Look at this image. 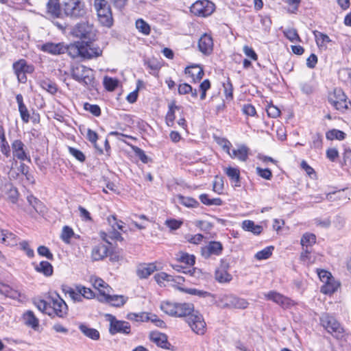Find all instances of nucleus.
Here are the masks:
<instances>
[{
    "label": "nucleus",
    "instance_id": "f257e3e1",
    "mask_svg": "<svg viewBox=\"0 0 351 351\" xmlns=\"http://www.w3.org/2000/svg\"><path fill=\"white\" fill-rule=\"evenodd\" d=\"M176 317H186V322L193 332L197 335H204L206 331V322L202 315L194 309V305L192 303H177L176 304Z\"/></svg>",
    "mask_w": 351,
    "mask_h": 351
},
{
    "label": "nucleus",
    "instance_id": "f03ea898",
    "mask_svg": "<svg viewBox=\"0 0 351 351\" xmlns=\"http://www.w3.org/2000/svg\"><path fill=\"white\" fill-rule=\"evenodd\" d=\"M71 77L78 83L86 86L90 90L98 91L99 82L95 80L93 71L84 65L73 68Z\"/></svg>",
    "mask_w": 351,
    "mask_h": 351
},
{
    "label": "nucleus",
    "instance_id": "7ed1b4c3",
    "mask_svg": "<svg viewBox=\"0 0 351 351\" xmlns=\"http://www.w3.org/2000/svg\"><path fill=\"white\" fill-rule=\"evenodd\" d=\"M319 323L335 339H342L343 338L345 333L343 327L331 314L323 313L319 317Z\"/></svg>",
    "mask_w": 351,
    "mask_h": 351
},
{
    "label": "nucleus",
    "instance_id": "20e7f679",
    "mask_svg": "<svg viewBox=\"0 0 351 351\" xmlns=\"http://www.w3.org/2000/svg\"><path fill=\"white\" fill-rule=\"evenodd\" d=\"M65 16L71 19L84 18L87 14V8L82 0H66L62 3Z\"/></svg>",
    "mask_w": 351,
    "mask_h": 351
},
{
    "label": "nucleus",
    "instance_id": "39448f33",
    "mask_svg": "<svg viewBox=\"0 0 351 351\" xmlns=\"http://www.w3.org/2000/svg\"><path fill=\"white\" fill-rule=\"evenodd\" d=\"M94 7L101 25L108 28L112 27L114 19L110 5L108 1L106 0H95Z\"/></svg>",
    "mask_w": 351,
    "mask_h": 351
},
{
    "label": "nucleus",
    "instance_id": "423d86ee",
    "mask_svg": "<svg viewBox=\"0 0 351 351\" xmlns=\"http://www.w3.org/2000/svg\"><path fill=\"white\" fill-rule=\"evenodd\" d=\"M73 37L77 38L78 41L97 40V30L93 24L88 22L77 23L71 31Z\"/></svg>",
    "mask_w": 351,
    "mask_h": 351
},
{
    "label": "nucleus",
    "instance_id": "0eeeda50",
    "mask_svg": "<svg viewBox=\"0 0 351 351\" xmlns=\"http://www.w3.org/2000/svg\"><path fill=\"white\" fill-rule=\"evenodd\" d=\"M48 300H49V306L47 315L51 318L58 317L63 319L67 316L69 312L68 306L58 293H56L55 297L49 296Z\"/></svg>",
    "mask_w": 351,
    "mask_h": 351
},
{
    "label": "nucleus",
    "instance_id": "6e6552de",
    "mask_svg": "<svg viewBox=\"0 0 351 351\" xmlns=\"http://www.w3.org/2000/svg\"><path fill=\"white\" fill-rule=\"evenodd\" d=\"M328 101L336 110L341 112L348 109L349 104H351V101L348 100L346 95L340 88H335L332 93H329Z\"/></svg>",
    "mask_w": 351,
    "mask_h": 351
},
{
    "label": "nucleus",
    "instance_id": "1a4fd4ad",
    "mask_svg": "<svg viewBox=\"0 0 351 351\" xmlns=\"http://www.w3.org/2000/svg\"><path fill=\"white\" fill-rule=\"evenodd\" d=\"M106 317H107V320L109 322L108 330L111 335L118 333L125 335L131 334V325L128 322L119 320L111 314H106Z\"/></svg>",
    "mask_w": 351,
    "mask_h": 351
},
{
    "label": "nucleus",
    "instance_id": "9d476101",
    "mask_svg": "<svg viewBox=\"0 0 351 351\" xmlns=\"http://www.w3.org/2000/svg\"><path fill=\"white\" fill-rule=\"evenodd\" d=\"M12 69L19 82L25 84L27 81L26 74L33 73L35 67L32 64H28L26 60L21 58L12 64Z\"/></svg>",
    "mask_w": 351,
    "mask_h": 351
},
{
    "label": "nucleus",
    "instance_id": "9b49d317",
    "mask_svg": "<svg viewBox=\"0 0 351 351\" xmlns=\"http://www.w3.org/2000/svg\"><path fill=\"white\" fill-rule=\"evenodd\" d=\"M215 5L209 0H197L190 8L191 12L198 16H208L215 11Z\"/></svg>",
    "mask_w": 351,
    "mask_h": 351
},
{
    "label": "nucleus",
    "instance_id": "f8f14e48",
    "mask_svg": "<svg viewBox=\"0 0 351 351\" xmlns=\"http://www.w3.org/2000/svg\"><path fill=\"white\" fill-rule=\"evenodd\" d=\"M97 299L101 303H108L118 308L123 306L128 301V297L122 295H110L104 290H99Z\"/></svg>",
    "mask_w": 351,
    "mask_h": 351
},
{
    "label": "nucleus",
    "instance_id": "ddd939ff",
    "mask_svg": "<svg viewBox=\"0 0 351 351\" xmlns=\"http://www.w3.org/2000/svg\"><path fill=\"white\" fill-rule=\"evenodd\" d=\"M265 297L266 300L278 304L284 309L290 308L297 304V303L290 298L275 291H269L265 295Z\"/></svg>",
    "mask_w": 351,
    "mask_h": 351
},
{
    "label": "nucleus",
    "instance_id": "4468645a",
    "mask_svg": "<svg viewBox=\"0 0 351 351\" xmlns=\"http://www.w3.org/2000/svg\"><path fill=\"white\" fill-rule=\"evenodd\" d=\"M96 40L82 41L84 59L91 60L102 56L103 49L95 43Z\"/></svg>",
    "mask_w": 351,
    "mask_h": 351
},
{
    "label": "nucleus",
    "instance_id": "2eb2a0df",
    "mask_svg": "<svg viewBox=\"0 0 351 351\" xmlns=\"http://www.w3.org/2000/svg\"><path fill=\"white\" fill-rule=\"evenodd\" d=\"M149 338L150 341L154 342L158 347L171 351L177 350V348L169 342L168 337L165 333L158 331H152L149 333Z\"/></svg>",
    "mask_w": 351,
    "mask_h": 351
},
{
    "label": "nucleus",
    "instance_id": "dca6fc26",
    "mask_svg": "<svg viewBox=\"0 0 351 351\" xmlns=\"http://www.w3.org/2000/svg\"><path fill=\"white\" fill-rule=\"evenodd\" d=\"M223 250V247L220 241H211L208 245L202 247L201 254L205 258L208 259L211 256H220Z\"/></svg>",
    "mask_w": 351,
    "mask_h": 351
},
{
    "label": "nucleus",
    "instance_id": "f3484780",
    "mask_svg": "<svg viewBox=\"0 0 351 351\" xmlns=\"http://www.w3.org/2000/svg\"><path fill=\"white\" fill-rule=\"evenodd\" d=\"M82 41H75L69 45H64V53H67L73 59L80 57L84 59V48Z\"/></svg>",
    "mask_w": 351,
    "mask_h": 351
},
{
    "label": "nucleus",
    "instance_id": "a211bd4d",
    "mask_svg": "<svg viewBox=\"0 0 351 351\" xmlns=\"http://www.w3.org/2000/svg\"><path fill=\"white\" fill-rule=\"evenodd\" d=\"M12 149L14 157L20 160H27L31 162V158L27 154L25 150V145L22 141L19 139L14 140L12 143Z\"/></svg>",
    "mask_w": 351,
    "mask_h": 351
},
{
    "label": "nucleus",
    "instance_id": "6ab92c4d",
    "mask_svg": "<svg viewBox=\"0 0 351 351\" xmlns=\"http://www.w3.org/2000/svg\"><path fill=\"white\" fill-rule=\"evenodd\" d=\"M184 73L191 77V82L192 83L200 82L204 75L203 68L197 64L187 66L184 69Z\"/></svg>",
    "mask_w": 351,
    "mask_h": 351
},
{
    "label": "nucleus",
    "instance_id": "aec40b11",
    "mask_svg": "<svg viewBox=\"0 0 351 351\" xmlns=\"http://www.w3.org/2000/svg\"><path fill=\"white\" fill-rule=\"evenodd\" d=\"M198 48L203 54H210L213 49V40L212 37L207 34H204L199 39Z\"/></svg>",
    "mask_w": 351,
    "mask_h": 351
},
{
    "label": "nucleus",
    "instance_id": "412c9836",
    "mask_svg": "<svg viewBox=\"0 0 351 351\" xmlns=\"http://www.w3.org/2000/svg\"><path fill=\"white\" fill-rule=\"evenodd\" d=\"M112 250H110L107 245L103 243L95 245L92 250V257L94 261L103 260L108 255L112 256Z\"/></svg>",
    "mask_w": 351,
    "mask_h": 351
},
{
    "label": "nucleus",
    "instance_id": "4be33fe9",
    "mask_svg": "<svg viewBox=\"0 0 351 351\" xmlns=\"http://www.w3.org/2000/svg\"><path fill=\"white\" fill-rule=\"evenodd\" d=\"M156 270L157 267L154 263H142L137 267L136 275L140 279H145Z\"/></svg>",
    "mask_w": 351,
    "mask_h": 351
},
{
    "label": "nucleus",
    "instance_id": "5701e85b",
    "mask_svg": "<svg viewBox=\"0 0 351 351\" xmlns=\"http://www.w3.org/2000/svg\"><path fill=\"white\" fill-rule=\"evenodd\" d=\"M63 47L64 43H53L48 42L42 45L40 49L41 51L51 55H60L64 53Z\"/></svg>",
    "mask_w": 351,
    "mask_h": 351
},
{
    "label": "nucleus",
    "instance_id": "b1692460",
    "mask_svg": "<svg viewBox=\"0 0 351 351\" xmlns=\"http://www.w3.org/2000/svg\"><path fill=\"white\" fill-rule=\"evenodd\" d=\"M32 265H34V269L36 272L42 274L45 277H50L53 274V265L47 261H42L39 264L32 263Z\"/></svg>",
    "mask_w": 351,
    "mask_h": 351
},
{
    "label": "nucleus",
    "instance_id": "393cba45",
    "mask_svg": "<svg viewBox=\"0 0 351 351\" xmlns=\"http://www.w3.org/2000/svg\"><path fill=\"white\" fill-rule=\"evenodd\" d=\"M226 298L227 302L225 306L240 309H245L248 306L249 303L245 299L239 298L233 295H227Z\"/></svg>",
    "mask_w": 351,
    "mask_h": 351
},
{
    "label": "nucleus",
    "instance_id": "a878e982",
    "mask_svg": "<svg viewBox=\"0 0 351 351\" xmlns=\"http://www.w3.org/2000/svg\"><path fill=\"white\" fill-rule=\"evenodd\" d=\"M225 173L229 178L232 186L240 187L241 185L240 170L237 167H228L226 169Z\"/></svg>",
    "mask_w": 351,
    "mask_h": 351
},
{
    "label": "nucleus",
    "instance_id": "bb28decb",
    "mask_svg": "<svg viewBox=\"0 0 351 351\" xmlns=\"http://www.w3.org/2000/svg\"><path fill=\"white\" fill-rule=\"evenodd\" d=\"M250 149L245 145H241L238 149H232L229 156L231 158H237L239 160L245 162L248 159Z\"/></svg>",
    "mask_w": 351,
    "mask_h": 351
},
{
    "label": "nucleus",
    "instance_id": "cd10ccee",
    "mask_svg": "<svg viewBox=\"0 0 351 351\" xmlns=\"http://www.w3.org/2000/svg\"><path fill=\"white\" fill-rule=\"evenodd\" d=\"M340 285V282L336 280L333 277L330 280L324 283L320 288V291L325 295H331L337 291Z\"/></svg>",
    "mask_w": 351,
    "mask_h": 351
},
{
    "label": "nucleus",
    "instance_id": "c85d7f7f",
    "mask_svg": "<svg viewBox=\"0 0 351 351\" xmlns=\"http://www.w3.org/2000/svg\"><path fill=\"white\" fill-rule=\"evenodd\" d=\"M47 10L53 18H60L62 14V6L59 3V0H48Z\"/></svg>",
    "mask_w": 351,
    "mask_h": 351
},
{
    "label": "nucleus",
    "instance_id": "c756f323",
    "mask_svg": "<svg viewBox=\"0 0 351 351\" xmlns=\"http://www.w3.org/2000/svg\"><path fill=\"white\" fill-rule=\"evenodd\" d=\"M82 333L92 340L97 341L100 339L99 332L93 328H90L85 323H80L78 326Z\"/></svg>",
    "mask_w": 351,
    "mask_h": 351
},
{
    "label": "nucleus",
    "instance_id": "7c9ffc66",
    "mask_svg": "<svg viewBox=\"0 0 351 351\" xmlns=\"http://www.w3.org/2000/svg\"><path fill=\"white\" fill-rule=\"evenodd\" d=\"M16 100L19 106V111L21 115V120L24 123H28L30 119L29 112L23 102V97L21 94H17Z\"/></svg>",
    "mask_w": 351,
    "mask_h": 351
},
{
    "label": "nucleus",
    "instance_id": "2f4dec72",
    "mask_svg": "<svg viewBox=\"0 0 351 351\" xmlns=\"http://www.w3.org/2000/svg\"><path fill=\"white\" fill-rule=\"evenodd\" d=\"M27 202L33 207L34 210L38 214H43L46 210V207L43 202H42L36 197L30 194L27 197Z\"/></svg>",
    "mask_w": 351,
    "mask_h": 351
},
{
    "label": "nucleus",
    "instance_id": "473e14b6",
    "mask_svg": "<svg viewBox=\"0 0 351 351\" xmlns=\"http://www.w3.org/2000/svg\"><path fill=\"white\" fill-rule=\"evenodd\" d=\"M177 289L185 293L197 295L199 298L212 297L213 298H215V295L213 293L206 291L199 290L195 288H185L178 285Z\"/></svg>",
    "mask_w": 351,
    "mask_h": 351
},
{
    "label": "nucleus",
    "instance_id": "72a5a7b5",
    "mask_svg": "<svg viewBox=\"0 0 351 351\" xmlns=\"http://www.w3.org/2000/svg\"><path fill=\"white\" fill-rule=\"evenodd\" d=\"M38 84L43 90L51 95H55L58 92L57 84L49 78L39 80Z\"/></svg>",
    "mask_w": 351,
    "mask_h": 351
},
{
    "label": "nucleus",
    "instance_id": "f704fd0d",
    "mask_svg": "<svg viewBox=\"0 0 351 351\" xmlns=\"http://www.w3.org/2000/svg\"><path fill=\"white\" fill-rule=\"evenodd\" d=\"M100 236L102 240L104 241L108 244H109L110 245H112V243H110L109 239L119 241H123L124 240L121 233L117 230H112L109 231L108 233L105 232H101Z\"/></svg>",
    "mask_w": 351,
    "mask_h": 351
},
{
    "label": "nucleus",
    "instance_id": "c9c22d12",
    "mask_svg": "<svg viewBox=\"0 0 351 351\" xmlns=\"http://www.w3.org/2000/svg\"><path fill=\"white\" fill-rule=\"evenodd\" d=\"M23 318L24 319L25 324L32 327L34 330H36L39 327V320L35 316L34 313L32 311H26L23 315Z\"/></svg>",
    "mask_w": 351,
    "mask_h": 351
},
{
    "label": "nucleus",
    "instance_id": "e433bc0d",
    "mask_svg": "<svg viewBox=\"0 0 351 351\" xmlns=\"http://www.w3.org/2000/svg\"><path fill=\"white\" fill-rule=\"evenodd\" d=\"M242 228L245 231L251 232L255 235H259L263 230L262 226L255 224L253 221L248 219L242 222Z\"/></svg>",
    "mask_w": 351,
    "mask_h": 351
},
{
    "label": "nucleus",
    "instance_id": "4c0bfd02",
    "mask_svg": "<svg viewBox=\"0 0 351 351\" xmlns=\"http://www.w3.org/2000/svg\"><path fill=\"white\" fill-rule=\"evenodd\" d=\"M313 34L315 36V43L319 48H326V44L332 42L329 36L324 33L317 30H313Z\"/></svg>",
    "mask_w": 351,
    "mask_h": 351
},
{
    "label": "nucleus",
    "instance_id": "58836bf2",
    "mask_svg": "<svg viewBox=\"0 0 351 351\" xmlns=\"http://www.w3.org/2000/svg\"><path fill=\"white\" fill-rule=\"evenodd\" d=\"M0 294L4 295L6 297L16 299L21 296L20 293L13 289L9 285L4 284L0 281Z\"/></svg>",
    "mask_w": 351,
    "mask_h": 351
},
{
    "label": "nucleus",
    "instance_id": "ea45409f",
    "mask_svg": "<svg viewBox=\"0 0 351 351\" xmlns=\"http://www.w3.org/2000/svg\"><path fill=\"white\" fill-rule=\"evenodd\" d=\"M168 107L169 110L165 117L166 123L169 126H173L176 119L175 110L176 109H180V106H176V101H172L170 104H169Z\"/></svg>",
    "mask_w": 351,
    "mask_h": 351
},
{
    "label": "nucleus",
    "instance_id": "a19ab883",
    "mask_svg": "<svg viewBox=\"0 0 351 351\" xmlns=\"http://www.w3.org/2000/svg\"><path fill=\"white\" fill-rule=\"evenodd\" d=\"M124 143L131 147L135 156H137L143 163L147 164L149 162L152 161V159L145 154V152L142 149L127 141H124Z\"/></svg>",
    "mask_w": 351,
    "mask_h": 351
},
{
    "label": "nucleus",
    "instance_id": "79ce46f5",
    "mask_svg": "<svg viewBox=\"0 0 351 351\" xmlns=\"http://www.w3.org/2000/svg\"><path fill=\"white\" fill-rule=\"evenodd\" d=\"M326 138L328 141H343L346 138V134L338 129H331L326 132Z\"/></svg>",
    "mask_w": 351,
    "mask_h": 351
},
{
    "label": "nucleus",
    "instance_id": "37998d69",
    "mask_svg": "<svg viewBox=\"0 0 351 351\" xmlns=\"http://www.w3.org/2000/svg\"><path fill=\"white\" fill-rule=\"evenodd\" d=\"M179 204L187 207V208H197L199 206V203L195 198L191 197H185L182 195H178Z\"/></svg>",
    "mask_w": 351,
    "mask_h": 351
},
{
    "label": "nucleus",
    "instance_id": "c03bdc74",
    "mask_svg": "<svg viewBox=\"0 0 351 351\" xmlns=\"http://www.w3.org/2000/svg\"><path fill=\"white\" fill-rule=\"evenodd\" d=\"M215 278L219 283H227L232 280V276L227 271L217 269L215 271Z\"/></svg>",
    "mask_w": 351,
    "mask_h": 351
},
{
    "label": "nucleus",
    "instance_id": "a18cd8bd",
    "mask_svg": "<svg viewBox=\"0 0 351 351\" xmlns=\"http://www.w3.org/2000/svg\"><path fill=\"white\" fill-rule=\"evenodd\" d=\"M126 318L135 322H148L149 321V313L147 312L129 313L126 315Z\"/></svg>",
    "mask_w": 351,
    "mask_h": 351
},
{
    "label": "nucleus",
    "instance_id": "49530a36",
    "mask_svg": "<svg viewBox=\"0 0 351 351\" xmlns=\"http://www.w3.org/2000/svg\"><path fill=\"white\" fill-rule=\"evenodd\" d=\"M199 199L200 202L206 206L216 205V206H221L223 204V200L219 198H209V196L206 193H202L199 196Z\"/></svg>",
    "mask_w": 351,
    "mask_h": 351
},
{
    "label": "nucleus",
    "instance_id": "de8ad7c7",
    "mask_svg": "<svg viewBox=\"0 0 351 351\" xmlns=\"http://www.w3.org/2000/svg\"><path fill=\"white\" fill-rule=\"evenodd\" d=\"M316 243V236L313 233H304L301 239L300 244L302 247L312 248V246Z\"/></svg>",
    "mask_w": 351,
    "mask_h": 351
},
{
    "label": "nucleus",
    "instance_id": "09e8293b",
    "mask_svg": "<svg viewBox=\"0 0 351 351\" xmlns=\"http://www.w3.org/2000/svg\"><path fill=\"white\" fill-rule=\"evenodd\" d=\"M86 139L93 145L94 147L95 148V149H97L99 154H104L102 148L99 147L97 144V141L98 139V134L95 131L88 128L87 130Z\"/></svg>",
    "mask_w": 351,
    "mask_h": 351
},
{
    "label": "nucleus",
    "instance_id": "8fccbe9b",
    "mask_svg": "<svg viewBox=\"0 0 351 351\" xmlns=\"http://www.w3.org/2000/svg\"><path fill=\"white\" fill-rule=\"evenodd\" d=\"M310 147L314 149H322L323 147V135L320 132H316L311 136Z\"/></svg>",
    "mask_w": 351,
    "mask_h": 351
},
{
    "label": "nucleus",
    "instance_id": "3c124183",
    "mask_svg": "<svg viewBox=\"0 0 351 351\" xmlns=\"http://www.w3.org/2000/svg\"><path fill=\"white\" fill-rule=\"evenodd\" d=\"M104 86L108 91L114 90L119 86V80L116 78L106 76L104 78Z\"/></svg>",
    "mask_w": 351,
    "mask_h": 351
},
{
    "label": "nucleus",
    "instance_id": "603ef678",
    "mask_svg": "<svg viewBox=\"0 0 351 351\" xmlns=\"http://www.w3.org/2000/svg\"><path fill=\"white\" fill-rule=\"evenodd\" d=\"M176 304L177 303H171L170 302H163L160 305L161 310L166 314L174 317L175 313H176Z\"/></svg>",
    "mask_w": 351,
    "mask_h": 351
},
{
    "label": "nucleus",
    "instance_id": "864d4df0",
    "mask_svg": "<svg viewBox=\"0 0 351 351\" xmlns=\"http://www.w3.org/2000/svg\"><path fill=\"white\" fill-rule=\"evenodd\" d=\"M109 224L111 226L112 230H119L123 232H125V230H123V222L118 219L117 216L115 215H110L107 219Z\"/></svg>",
    "mask_w": 351,
    "mask_h": 351
},
{
    "label": "nucleus",
    "instance_id": "5fc2aeb1",
    "mask_svg": "<svg viewBox=\"0 0 351 351\" xmlns=\"http://www.w3.org/2000/svg\"><path fill=\"white\" fill-rule=\"evenodd\" d=\"M136 27L144 35H149L151 32L150 25L143 19H138L136 21Z\"/></svg>",
    "mask_w": 351,
    "mask_h": 351
},
{
    "label": "nucleus",
    "instance_id": "6e6d98bb",
    "mask_svg": "<svg viewBox=\"0 0 351 351\" xmlns=\"http://www.w3.org/2000/svg\"><path fill=\"white\" fill-rule=\"evenodd\" d=\"M274 247L273 245L267 246L255 254V258L258 260H266L271 255Z\"/></svg>",
    "mask_w": 351,
    "mask_h": 351
},
{
    "label": "nucleus",
    "instance_id": "4d7b16f0",
    "mask_svg": "<svg viewBox=\"0 0 351 351\" xmlns=\"http://www.w3.org/2000/svg\"><path fill=\"white\" fill-rule=\"evenodd\" d=\"M75 233L73 230L68 226H64L62 228V233L60 235V239L65 243H70L71 239L74 237Z\"/></svg>",
    "mask_w": 351,
    "mask_h": 351
},
{
    "label": "nucleus",
    "instance_id": "13d9d810",
    "mask_svg": "<svg viewBox=\"0 0 351 351\" xmlns=\"http://www.w3.org/2000/svg\"><path fill=\"white\" fill-rule=\"evenodd\" d=\"M84 110L89 112L95 117H99L101 114V108L97 104H92L88 102L84 104Z\"/></svg>",
    "mask_w": 351,
    "mask_h": 351
},
{
    "label": "nucleus",
    "instance_id": "bf43d9fd",
    "mask_svg": "<svg viewBox=\"0 0 351 351\" xmlns=\"http://www.w3.org/2000/svg\"><path fill=\"white\" fill-rule=\"evenodd\" d=\"M177 260L190 266H193L195 263V256L193 254H189L186 252H182Z\"/></svg>",
    "mask_w": 351,
    "mask_h": 351
},
{
    "label": "nucleus",
    "instance_id": "052dcab7",
    "mask_svg": "<svg viewBox=\"0 0 351 351\" xmlns=\"http://www.w3.org/2000/svg\"><path fill=\"white\" fill-rule=\"evenodd\" d=\"M223 92L227 100L233 99V86L229 77L227 78L226 82H223Z\"/></svg>",
    "mask_w": 351,
    "mask_h": 351
},
{
    "label": "nucleus",
    "instance_id": "680f3d73",
    "mask_svg": "<svg viewBox=\"0 0 351 351\" xmlns=\"http://www.w3.org/2000/svg\"><path fill=\"white\" fill-rule=\"evenodd\" d=\"M69 153L73 156L77 160H78L80 162H84L86 160V156L85 154L80 151V149L73 147H68Z\"/></svg>",
    "mask_w": 351,
    "mask_h": 351
},
{
    "label": "nucleus",
    "instance_id": "e2e57ef3",
    "mask_svg": "<svg viewBox=\"0 0 351 351\" xmlns=\"http://www.w3.org/2000/svg\"><path fill=\"white\" fill-rule=\"evenodd\" d=\"M285 37L291 42H302V40L297 32L294 28L288 29L285 32Z\"/></svg>",
    "mask_w": 351,
    "mask_h": 351
},
{
    "label": "nucleus",
    "instance_id": "0e129e2a",
    "mask_svg": "<svg viewBox=\"0 0 351 351\" xmlns=\"http://www.w3.org/2000/svg\"><path fill=\"white\" fill-rule=\"evenodd\" d=\"M37 252H38V255L42 257H45L47 259H48L49 261L54 260L53 254L50 251L49 247H47L45 245H40L37 249Z\"/></svg>",
    "mask_w": 351,
    "mask_h": 351
},
{
    "label": "nucleus",
    "instance_id": "69168bd1",
    "mask_svg": "<svg viewBox=\"0 0 351 351\" xmlns=\"http://www.w3.org/2000/svg\"><path fill=\"white\" fill-rule=\"evenodd\" d=\"M195 224L196 227L206 233H208L214 228L213 223L206 221L198 220Z\"/></svg>",
    "mask_w": 351,
    "mask_h": 351
},
{
    "label": "nucleus",
    "instance_id": "338daca9",
    "mask_svg": "<svg viewBox=\"0 0 351 351\" xmlns=\"http://www.w3.org/2000/svg\"><path fill=\"white\" fill-rule=\"evenodd\" d=\"M34 305L38 308L42 313L47 314L49 311V301L47 302L43 299H38L34 300Z\"/></svg>",
    "mask_w": 351,
    "mask_h": 351
},
{
    "label": "nucleus",
    "instance_id": "774afa93",
    "mask_svg": "<svg viewBox=\"0 0 351 351\" xmlns=\"http://www.w3.org/2000/svg\"><path fill=\"white\" fill-rule=\"evenodd\" d=\"M339 77L344 81L345 82L350 83L351 84V69L350 68H343L341 69L338 72Z\"/></svg>",
    "mask_w": 351,
    "mask_h": 351
}]
</instances>
